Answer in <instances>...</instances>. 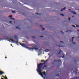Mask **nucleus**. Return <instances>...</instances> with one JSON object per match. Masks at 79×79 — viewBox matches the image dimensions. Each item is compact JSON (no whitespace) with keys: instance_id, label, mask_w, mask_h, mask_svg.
<instances>
[{"instance_id":"1","label":"nucleus","mask_w":79,"mask_h":79,"mask_svg":"<svg viewBox=\"0 0 79 79\" xmlns=\"http://www.w3.org/2000/svg\"><path fill=\"white\" fill-rule=\"evenodd\" d=\"M48 61V60H46L44 63H40L38 64L37 68L38 69H36V71L37 73H38L39 74V75H40L41 77H44V79L45 78V77H46V73H45V72H41L44 69L43 68L42 69H42V66H43L44 64H45V63H46V62H47Z\"/></svg>"},{"instance_id":"2","label":"nucleus","mask_w":79,"mask_h":79,"mask_svg":"<svg viewBox=\"0 0 79 79\" xmlns=\"http://www.w3.org/2000/svg\"><path fill=\"white\" fill-rule=\"evenodd\" d=\"M20 45H21L22 47H25V48H27V49H28V50H34V49L35 50H38V51H40V49H39L36 48H33L32 47V48H29V47H26V46H27V45H27V44H26L24 43L20 44Z\"/></svg>"},{"instance_id":"3","label":"nucleus","mask_w":79,"mask_h":79,"mask_svg":"<svg viewBox=\"0 0 79 79\" xmlns=\"http://www.w3.org/2000/svg\"><path fill=\"white\" fill-rule=\"evenodd\" d=\"M8 41H11L12 42V43H16V44H18V41H14L11 39H10V40H8Z\"/></svg>"},{"instance_id":"4","label":"nucleus","mask_w":79,"mask_h":79,"mask_svg":"<svg viewBox=\"0 0 79 79\" xmlns=\"http://www.w3.org/2000/svg\"><path fill=\"white\" fill-rule=\"evenodd\" d=\"M46 67H47V65H44V67H43V68L42 67V68L41 69H43V70H44V68H46Z\"/></svg>"},{"instance_id":"5","label":"nucleus","mask_w":79,"mask_h":79,"mask_svg":"<svg viewBox=\"0 0 79 79\" xmlns=\"http://www.w3.org/2000/svg\"><path fill=\"white\" fill-rule=\"evenodd\" d=\"M3 73H3V72H2V71H0V74L1 75H2V74H3Z\"/></svg>"},{"instance_id":"6","label":"nucleus","mask_w":79,"mask_h":79,"mask_svg":"<svg viewBox=\"0 0 79 79\" xmlns=\"http://www.w3.org/2000/svg\"><path fill=\"white\" fill-rule=\"evenodd\" d=\"M60 53H63V52H62V51H61V50H60V52H59L58 54H60V55H61V54H60Z\"/></svg>"},{"instance_id":"7","label":"nucleus","mask_w":79,"mask_h":79,"mask_svg":"<svg viewBox=\"0 0 79 79\" xmlns=\"http://www.w3.org/2000/svg\"><path fill=\"white\" fill-rule=\"evenodd\" d=\"M66 9V7H64L61 10V11H62L63 10H64Z\"/></svg>"},{"instance_id":"8","label":"nucleus","mask_w":79,"mask_h":79,"mask_svg":"<svg viewBox=\"0 0 79 79\" xmlns=\"http://www.w3.org/2000/svg\"><path fill=\"white\" fill-rule=\"evenodd\" d=\"M45 51L46 52H49V49H46L45 50Z\"/></svg>"},{"instance_id":"9","label":"nucleus","mask_w":79,"mask_h":79,"mask_svg":"<svg viewBox=\"0 0 79 79\" xmlns=\"http://www.w3.org/2000/svg\"><path fill=\"white\" fill-rule=\"evenodd\" d=\"M11 19H13L14 20V23H15V19L13 18H11Z\"/></svg>"},{"instance_id":"10","label":"nucleus","mask_w":79,"mask_h":79,"mask_svg":"<svg viewBox=\"0 0 79 79\" xmlns=\"http://www.w3.org/2000/svg\"><path fill=\"white\" fill-rule=\"evenodd\" d=\"M74 38V37H72V42H73V40Z\"/></svg>"},{"instance_id":"11","label":"nucleus","mask_w":79,"mask_h":79,"mask_svg":"<svg viewBox=\"0 0 79 79\" xmlns=\"http://www.w3.org/2000/svg\"><path fill=\"white\" fill-rule=\"evenodd\" d=\"M12 13H15L16 12H15V11H12Z\"/></svg>"},{"instance_id":"12","label":"nucleus","mask_w":79,"mask_h":79,"mask_svg":"<svg viewBox=\"0 0 79 79\" xmlns=\"http://www.w3.org/2000/svg\"><path fill=\"white\" fill-rule=\"evenodd\" d=\"M9 18H11V17H12V15H9Z\"/></svg>"},{"instance_id":"13","label":"nucleus","mask_w":79,"mask_h":79,"mask_svg":"<svg viewBox=\"0 0 79 79\" xmlns=\"http://www.w3.org/2000/svg\"><path fill=\"white\" fill-rule=\"evenodd\" d=\"M72 13H73V14H75V15H76V13H75L74 12H73Z\"/></svg>"},{"instance_id":"14","label":"nucleus","mask_w":79,"mask_h":79,"mask_svg":"<svg viewBox=\"0 0 79 79\" xmlns=\"http://www.w3.org/2000/svg\"><path fill=\"white\" fill-rule=\"evenodd\" d=\"M69 32H71V31L68 30V31H66V32H69Z\"/></svg>"},{"instance_id":"15","label":"nucleus","mask_w":79,"mask_h":79,"mask_svg":"<svg viewBox=\"0 0 79 79\" xmlns=\"http://www.w3.org/2000/svg\"><path fill=\"white\" fill-rule=\"evenodd\" d=\"M35 13V14H37V15H41V14H38V13Z\"/></svg>"},{"instance_id":"16","label":"nucleus","mask_w":79,"mask_h":79,"mask_svg":"<svg viewBox=\"0 0 79 79\" xmlns=\"http://www.w3.org/2000/svg\"><path fill=\"white\" fill-rule=\"evenodd\" d=\"M72 27H76L75 26H74V25H72Z\"/></svg>"},{"instance_id":"17","label":"nucleus","mask_w":79,"mask_h":79,"mask_svg":"<svg viewBox=\"0 0 79 79\" xmlns=\"http://www.w3.org/2000/svg\"><path fill=\"white\" fill-rule=\"evenodd\" d=\"M60 15H61V16H64V15L63 14H60Z\"/></svg>"},{"instance_id":"18","label":"nucleus","mask_w":79,"mask_h":79,"mask_svg":"<svg viewBox=\"0 0 79 79\" xmlns=\"http://www.w3.org/2000/svg\"><path fill=\"white\" fill-rule=\"evenodd\" d=\"M63 56L62 57V58H63L64 57V54H63Z\"/></svg>"},{"instance_id":"19","label":"nucleus","mask_w":79,"mask_h":79,"mask_svg":"<svg viewBox=\"0 0 79 79\" xmlns=\"http://www.w3.org/2000/svg\"><path fill=\"white\" fill-rule=\"evenodd\" d=\"M58 60H55L54 61V62H56V61H57Z\"/></svg>"},{"instance_id":"20","label":"nucleus","mask_w":79,"mask_h":79,"mask_svg":"<svg viewBox=\"0 0 79 79\" xmlns=\"http://www.w3.org/2000/svg\"><path fill=\"white\" fill-rule=\"evenodd\" d=\"M58 61L59 62H60V63H61V60H58Z\"/></svg>"},{"instance_id":"21","label":"nucleus","mask_w":79,"mask_h":79,"mask_svg":"<svg viewBox=\"0 0 79 79\" xmlns=\"http://www.w3.org/2000/svg\"><path fill=\"white\" fill-rule=\"evenodd\" d=\"M56 76H58V77H59V75L58 74V75H56Z\"/></svg>"},{"instance_id":"22","label":"nucleus","mask_w":79,"mask_h":79,"mask_svg":"<svg viewBox=\"0 0 79 79\" xmlns=\"http://www.w3.org/2000/svg\"><path fill=\"white\" fill-rule=\"evenodd\" d=\"M6 39H7V40H8V37H6Z\"/></svg>"},{"instance_id":"23","label":"nucleus","mask_w":79,"mask_h":79,"mask_svg":"<svg viewBox=\"0 0 79 79\" xmlns=\"http://www.w3.org/2000/svg\"><path fill=\"white\" fill-rule=\"evenodd\" d=\"M40 37H44V36H40Z\"/></svg>"},{"instance_id":"24","label":"nucleus","mask_w":79,"mask_h":79,"mask_svg":"<svg viewBox=\"0 0 79 79\" xmlns=\"http://www.w3.org/2000/svg\"><path fill=\"white\" fill-rule=\"evenodd\" d=\"M72 43L73 44H76V43H74V42H73Z\"/></svg>"},{"instance_id":"25","label":"nucleus","mask_w":79,"mask_h":79,"mask_svg":"<svg viewBox=\"0 0 79 79\" xmlns=\"http://www.w3.org/2000/svg\"><path fill=\"white\" fill-rule=\"evenodd\" d=\"M10 23H12V22L11 21H10Z\"/></svg>"},{"instance_id":"26","label":"nucleus","mask_w":79,"mask_h":79,"mask_svg":"<svg viewBox=\"0 0 79 79\" xmlns=\"http://www.w3.org/2000/svg\"><path fill=\"white\" fill-rule=\"evenodd\" d=\"M16 29H18V27H16Z\"/></svg>"},{"instance_id":"27","label":"nucleus","mask_w":79,"mask_h":79,"mask_svg":"<svg viewBox=\"0 0 79 79\" xmlns=\"http://www.w3.org/2000/svg\"><path fill=\"white\" fill-rule=\"evenodd\" d=\"M32 38H33V39H34V38H35V37L34 36H32Z\"/></svg>"},{"instance_id":"28","label":"nucleus","mask_w":79,"mask_h":79,"mask_svg":"<svg viewBox=\"0 0 79 79\" xmlns=\"http://www.w3.org/2000/svg\"><path fill=\"white\" fill-rule=\"evenodd\" d=\"M70 18H69V21H70Z\"/></svg>"},{"instance_id":"29","label":"nucleus","mask_w":79,"mask_h":79,"mask_svg":"<svg viewBox=\"0 0 79 79\" xmlns=\"http://www.w3.org/2000/svg\"><path fill=\"white\" fill-rule=\"evenodd\" d=\"M42 29H43V31H44V30H45V29L43 28H42Z\"/></svg>"},{"instance_id":"30","label":"nucleus","mask_w":79,"mask_h":79,"mask_svg":"<svg viewBox=\"0 0 79 79\" xmlns=\"http://www.w3.org/2000/svg\"><path fill=\"white\" fill-rule=\"evenodd\" d=\"M5 79H8V78L6 77H5Z\"/></svg>"},{"instance_id":"31","label":"nucleus","mask_w":79,"mask_h":79,"mask_svg":"<svg viewBox=\"0 0 79 79\" xmlns=\"http://www.w3.org/2000/svg\"><path fill=\"white\" fill-rule=\"evenodd\" d=\"M77 27H79V26H77V25H76Z\"/></svg>"},{"instance_id":"32","label":"nucleus","mask_w":79,"mask_h":79,"mask_svg":"<svg viewBox=\"0 0 79 79\" xmlns=\"http://www.w3.org/2000/svg\"><path fill=\"white\" fill-rule=\"evenodd\" d=\"M60 42H61V43H62V44H63V42H62V41H60Z\"/></svg>"},{"instance_id":"33","label":"nucleus","mask_w":79,"mask_h":79,"mask_svg":"<svg viewBox=\"0 0 79 79\" xmlns=\"http://www.w3.org/2000/svg\"><path fill=\"white\" fill-rule=\"evenodd\" d=\"M58 47H61V46H57Z\"/></svg>"},{"instance_id":"34","label":"nucleus","mask_w":79,"mask_h":79,"mask_svg":"<svg viewBox=\"0 0 79 79\" xmlns=\"http://www.w3.org/2000/svg\"><path fill=\"white\" fill-rule=\"evenodd\" d=\"M76 79H77V77H76Z\"/></svg>"},{"instance_id":"35","label":"nucleus","mask_w":79,"mask_h":79,"mask_svg":"<svg viewBox=\"0 0 79 79\" xmlns=\"http://www.w3.org/2000/svg\"><path fill=\"white\" fill-rule=\"evenodd\" d=\"M61 32H62V33L63 34H64V33H63V32H62V31H61Z\"/></svg>"},{"instance_id":"36","label":"nucleus","mask_w":79,"mask_h":79,"mask_svg":"<svg viewBox=\"0 0 79 79\" xmlns=\"http://www.w3.org/2000/svg\"><path fill=\"white\" fill-rule=\"evenodd\" d=\"M74 16H72V17H73V18H74Z\"/></svg>"},{"instance_id":"37","label":"nucleus","mask_w":79,"mask_h":79,"mask_svg":"<svg viewBox=\"0 0 79 79\" xmlns=\"http://www.w3.org/2000/svg\"><path fill=\"white\" fill-rule=\"evenodd\" d=\"M77 31H78L79 32V30H77Z\"/></svg>"},{"instance_id":"38","label":"nucleus","mask_w":79,"mask_h":79,"mask_svg":"<svg viewBox=\"0 0 79 79\" xmlns=\"http://www.w3.org/2000/svg\"><path fill=\"white\" fill-rule=\"evenodd\" d=\"M7 58V57H5V58Z\"/></svg>"},{"instance_id":"39","label":"nucleus","mask_w":79,"mask_h":79,"mask_svg":"<svg viewBox=\"0 0 79 79\" xmlns=\"http://www.w3.org/2000/svg\"><path fill=\"white\" fill-rule=\"evenodd\" d=\"M69 42H71V40H69Z\"/></svg>"},{"instance_id":"40","label":"nucleus","mask_w":79,"mask_h":79,"mask_svg":"<svg viewBox=\"0 0 79 79\" xmlns=\"http://www.w3.org/2000/svg\"><path fill=\"white\" fill-rule=\"evenodd\" d=\"M43 61H44V60H42V61H41V62H43Z\"/></svg>"},{"instance_id":"41","label":"nucleus","mask_w":79,"mask_h":79,"mask_svg":"<svg viewBox=\"0 0 79 79\" xmlns=\"http://www.w3.org/2000/svg\"><path fill=\"white\" fill-rule=\"evenodd\" d=\"M69 11H70L71 10L70 9H69Z\"/></svg>"},{"instance_id":"42","label":"nucleus","mask_w":79,"mask_h":79,"mask_svg":"<svg viewBox=\"0 0 79 79\" xmlns=\"http://www.w3.org/2000/svg\"><path fill=\"white\" fill-rule=\"evenodd\" d=\"M10 45H11V46H12V44H11Z\"/></svg>"},{"instance_id":"43","label":"nucleus","mask_w":79,"mask_h":79,"mask_svg":"<svg viewBox=\"0 0 79 79\" xmlns=\"http://www.w3.org/2000/svg\"><path fill=\"white\" fill-rule=\"evenodd\" d=\"M77 38H79V37H77Z\"/></svg>"},{"instance_id":"44","label":"nucleus","mask_w":79,"mask_h":79,"mask_svg":"<svg viewBox=\"0 0 79 79\" xmlns=\"http://www.w3.org/2000/svg\"><path fill=\"white\" fill-rule=\"evenodd\" d=\"M49 58H50V56H49Z\"/></svg>"},{"instance_id":"45","label":"nucleus","mask_w":79,"mask_h":79,"mask_svg":"<svg viewBox=\"0 0 79 79\" xmlns=\"http://www.w3.org/2000/svg\"><path fill=\"white\" fill-rule=\"evenodd\" d=\"M23 42H24V41H23Z\"/></svg>"},{"instance_id":"46","label":"nucleus","mask_w":79,"mask_h":79,"mask_svg":"<svg viewBox=\"0 0 79 79\" xmlns=\"http://www.w3.org/2000/svg\"><path fill=\"white\" fill-rule=\"evenodd\" d=\"M76 71H77V69H76Z\"/></svg>"},{"instance_id":"47","label":"nucleus","mask_w":79,"mask_h":79,"mask_svg":"<svg viewBox=\"0 0 79 79\" xmlns=\"http://www.w3.org/2000/svg\"><path fill=\"white\" fill-rule=\"evenodd\" d=\"M3 77H4V76H3Z\"/></svg>"},{"instance_id":"48","label":"nucleus","mask_w":79,"mask_h":79,"mask_svg":"<svg viewBox=\"0 0 79 79\" xmlns=\"http://www.w3.org/2000/svg\"><path fill=\"white\" fill-rule=\"evenodd\" d=\"M48 55H49V54H48Z\"/></svg>"}]
</instances>
